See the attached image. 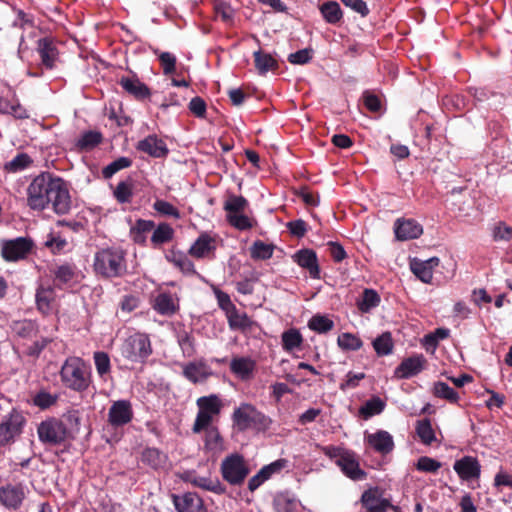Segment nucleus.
Masks as SVG:
<instances>
[{
  "label": "nucleus",
  "instance_id": "nucleus-53",
  "mask_svg": "<svg viewBox=\"0 0 512 512\" xmlns=\"http://www.w3.org/2000/svg\"><path fill=\"white\" fill-rule=\"evenodd\" d=\"M227 221L238 230H248L254 225L251 218L244 214V212L231 214L226 216Z\"/></svg>",
  "mask_w": 512,
  "mask_h": 512
},
{
  "label": "nucleus",
  "instance_id": "nucleus-18",
  "mask_svg": "<svg viewBox=\"0 0 512 512\" xmlns=\"http://www.w3.org/2000/svg\"><path fill=\"white\" fill-rule=\"evenodd\" d=\"M294 262L306 269L313 279L320 278V267L315 251L312 249H301L292 256Z\"/></svg>",
  "mask_w": 512,
  "mask_h": 512
},
{
  "label": "nucleus",
  "instance_id": "nucleus-11",
  "mask_svg": "<svg viewBox=\"0 0 512 512\" xmlns=\"http://www.w3.org/2000/svg\"><path fill=\"white\" fill-rule=\"evenodd\" d=\"M133 408L129 400H117L112 403L108 411V423L114 427H123L133 419Z\"/></svg>",
  "mask_w": 512,
  "mask_h": 512
},
{
  "label": "nucleus",
  "instance_id": "nucleus-16",
  "mask_svg": "<svg viewBox=\"0 0 512 512\" xmlns=\"http://www.w3.org/2000/svg\"><path fill=\"white\" fill-rule=\"evenodd\" d=\"M426 362L422 354H417L404 359L395 369V377L398 379H408L419 374Z\"/></svg>",
  "mask_w": 512,
  "mask_h": 512
},
{
  "label": "nucleus",
  "instance_id": "nucleus-57",
  "mask_svg": "<svg viewBox=\"0 0 512 512\" xmlns=\"http://www.w3.org/2000/svg\"><path fill=\"white\" fill-rule=\"evenodd\" d=\"M132 195V184L127 181L119 182L114 190V196L119 203L130 202Z\"/></svg>",
  "mask_w": 512,
  "mask_h": 512
},
{
  "label": "nucleus",
  "instance_id": "nucleus-54",
  "mask_svg": "<svg viewBox=\"0 0 512 512\" xmlns=\"http://www.w3.org/2000/svg\"><path fill=\"white\" fill-rule=\"evenodd\" d=\"M337 343L344 350L356 351L362 347L360 338L351 333H342L338 336Z\"/></svg>",
  "mask_w": 512,
  "mask_h": 512
},
{
  "label": "nucleus",
  "instance_id": "nucleus-45",
  "mask_svg": "<svg viewBox=\"0 0 512 512\" xmlns=\"http://www.w3.org/2000/svg\"><path fill=\"white\" fill-rule=\"evenodd\" d=\"M274 246L257 240L250 248L251 257L255 260H268L272 257Z\"/></svg>",
  "mask_w": 512,
  "mask_h": 512
},
{
  "label": "nucleus",
  "instance_id": "nucleus-43",
  "mask_svg": "<svg viewBox=\"0 0 512 512\" xmlns=\"http://www.w3.org/2000/svg\"><path fill=\"white\" fill-rule=\"evenodd\" d=\"M205 448L209 451L218 452L223 450V438L217 427L205 430Z\"/></svg>",
  "mask_w": 512,
  "mask_h": 512
},
{
  "label": "nucleus",
  "instance_id": "nucleus-4",
  "mask_svg": "<svg viewBox=\"0 0 512 512\" xmlns=\"http://www.w3.org/2000/svg\"><path fill=\"white\" fill-rule=\"evenodd\" d=\"M322 452L329 459L334 460L342 473L354 480L359 481L366 478V472L360 468L355 452L340 446H324Z\"/></svg>",
  "mask_w": 512,
  "mask_h": 512
},
{
  "label": "nucleus",
  "instance_id": "nucleus-55",
  "mask_svg": "<svg viewBox=\"0 0 512 512\" xmlns=\"http://www.w3.org/2000/svg\"><path fill=\"white\" fill-rule=\"evenodd\" d=\"M58 400V395L47 391H40L33 397V404L41 409H47L54 405Z\"/></svg>",
  "mask_w": 512,
  "mask_h": 512
},
{
  "label": "nucleus",
  "instance_id": "nucleus-1",
  "mask_svg": "<svg viewBox=\"0 0 512 512\" xmlns=\"http://www.w3.org/2000/svg\"><path fill=\"white\" fill-rule=\"evenodd\" d=\"M26 204L34 211H43L50 206L58 215L71 209V197L66 182L49 172H42L29 183L26 189Z\"/></svg>",
  "mask_w": 512,
  "mask_h": 512
},
{
  "label": "nucleus",
  "instance_id": "nucleus-60",
  "mask_svg": "<svg viewBox=\"0 0 512 512\" xmlns=\"http://www.w3.org/2000/svg\"><path fill=\"white\" fill-rule=\"evenodd\" d=\"M45 246L50 248L51 251L56 254L63 252L67 248L68 242L59 234H50L45 241Z\"/></svg>",
  "mask_w": 512,
  "mask_h": 512
},
{
  "label": "nucleus",
  "instance_id": "nucleus-49",
  "mask_svg": "<svg viewBox=\"0 0 512 512\" xmlns=\"http://www.w3.org/2000/svg\"><path fill=\"white\" fill-rule=\"evenodd\" d=\"M32 163V159L25 153L17 154L11 161L4 166L5 170L16 173L25 170Z\"/></svg>",
  "mask_w": 512,
  "mask_h": 512
},
{
  "label": "nucleus",
  "instance_id": "nucleus-8",
  "mask_svg": "<svg viewBox=\"0 0 512 512\" xmlns=\"http://www.w3.org/2000/svg\"><path fill=\"white\" fill-rule=\"evenodd\" d=\"M26 420L23 414L12 409L0 423V444L5 445L21 434Z\"/></svg>",
  "mask_w": 512,
  "mask_h": 512
},
{
  "label": "nucleus",
  "instance_id": "nucleus-44",
  "mask_svg": "<svg viewBox=\"0 0 512 512\" xmlns=\"http://www.w3.org/2000/svg\"><path fill=\"white\" fill-rule=\"evenodd\" d=\"M433 394L435 397L445 399L451 403H457L458 393L445 382H435L433 385Z\"/></svg>",
  "mask_w": 512,
  "mask_h": 512
},
{
  "label": "nucleus",
  "instance_id": "nucleus-20",
  "mask_svg": "<svg viewBox=\"0 0 512 512\" xmlns=\"http://www.w3.org/2000/svg\"><path fill=\"white\" fill-rule=\"evenodd\" d=\"M394 232L398 240L405 241L420 237L423 233V228L413 219H398L394 224Z\"/></svg>",
  "mask_w": 512,
  "mask_h": 512
},
{
  "label": "nucleus",
  "instance_id": "nucleus-61",
  "mask_svg": "<svg viewBox=\"0 0 512 512\" xmlns=\"http://www.w3.org/2000/svg\"><path fill=\"white\" fill-rule=\"evenodd\" d=\"M153 208L162 215L170 216L175 219L180 218L179 210L174 205L165 200H156L153 204Z\"/></svg>",
  "mask_w": 512,
  "mask_h": 512
},
{
  "label": "nucleus",
  "instance_id": "nucleus-14",
  "mask_svg": "<svg viewBox=\"0 0 512 512\" xmlns=\"http://www.w3.org/2000/svg\"><path fill=\"white\" fill-rule=\"evenodd\" d=\"M453 469L463 481L478 479L481 474V465L479 461L472 456H464L456 460Z\"/></svg>",
  "mask_w": 512,
  "mask_h": 512
},
{
  "label": "nucleus",
  "instance_id": "nucleus-22",
  "mask_svg": "<svg viewBox=\"0 0 512 512\" xmlns=\"http://www.w3.org/2000/svg\"><path fill=\"white\" fill-rule=\"evenodd\" d=\"M367 443L378 453L386 455L394 449L392 435L385 430H378L366 437Z\"/></svg>",
  "mask_w": 512,
  "mask_h": 512
},
{
  "label": "nucleus",
  "instance_id": "nucleus-62",
  "mask_svg": "<svg viewBox=\"0 0 512 512\" xmlns=\"http://www.w3.org/2000/svg\"><path fill=\"white\" fill-rule=\"evenodd\" d=\"M361 99L363 105L367 110L371 112L381 111L382 103L380 98L376 94L366 90L363 92Z\"/></svg>",
  "mask_w": 512,
  "mask_h": 512
},
{
  "label": "nucleus",
  "instance_id": "nucleus-19",
  "mask_svg": "<svg viewBox=\"0 0 512 512\" xmlns=\"http://www.w3.org/2000/svg\"><path fill=\"white\" fill-rule=\"evenodd\" d=\"M361 503L367 512H386L391 506L388 499L382 498L378 488H370L363 492Z\"/></svg>",
  "mask_w": 512,
  "mask_h": 512
},
{
  "label": "nucleus",
  "instance_id": "nucleus-40",
  "mask_svg": "<svg viewBox=\"0 0 512 512\" xmlns=\"http://www.w3.org/2000/svg\"><path fill=\"white\" fill-rule=\"evenodd\" d=\"M281 340L283 349L288 352L300 347L303 342L301 333L295 328L284 331Z\"/></svg>",
  "mask_w": 512,
  "mask_h": 512
},
{
  "label": "nucleus",
  "instance_id": "nucleus-38",
  "mask_svg": "<svg viewBox=\"0 0 512 512\" xmlns=\"http://www.w3.org/2000/svg\"><path fill=\"white\" fill-rule=\"evenodd\" d=\"M54 283L58 288H63V286L71 283L75 278L76 272L75 268L69 264H63L58 266L54 272Z\"/></svg>",
  "mask_w": 512,
  "mask_h": 512
},
{
  "label": "nucleus",
  "instance_id": "nucleus-37",
  "mask_svg": "<svg viewBox=\"0 0 512 512\" xmlns=\"http://www.w3.org/2000/svg\"><path fill=\"white\" fill-rule=\"evenodd\" d=\"M229 327L232 330H246L251 327L252 321L244 312H239L235 306L227 314Z\"/></svg>",
  "mask_w": 512,
  "mask_h": 512
},
{
  "label": "nucleus",
  "instance_id": "nucleus-27",
  "mask_svg": "<svg viewBox=\"0 0 512 512\" xmlns=\"http://www.w3.org/2000/svg\"><path fill=\"white\" fill-rule=\"evenodd\" d=\"M153 308L161 315L170 316L178 309V301L171 293L162 292L155 297Z\"/></svg>",
  "mask_w": 512,
  "mask_h": 512
},
{
  "label": "nucleus",
  "instance_id": "nucleus-33",
  "mask_svg": "<svg viewBox=\"0 0 512 512\" xmlns=\"http://www.w3.org/2000/svg\"><path fill=\"white\" fill-rule=\"evenodd\" d=\"M102 141V134L97 130L86 131L75 143L77 151H90Z\"/></svg>",
  "mask_w": 512,
  "mask_h": 512
},
{
  "label": "nucleus",
  "instance_id": "nucleus-51",
  "mask_svg": "<svg viewBox=\"0 0 512 512\" xmlns=\"http://www.w3.org/2000/svg\"><path fill=\"white\" fill-rule=\"evenodd\" d=\"M416 433L424 444L429 445L435 440V434L429 419H423L417 422Z\"/></svg>",
  "mask_w": 512,
  "mask_h": 512
},
{
  "label": "nucleus",
  "instance_id": "nucleus-6",
  "mask_svg": "<svg viewBox=\"0 0 512 512\" xmlns=\"http://www.w3.org/2000/svg\"><path fill=\"white\" fill-rule=\"evenodd\" d=\"M249 473L250 469L246 460L238 453L228 455L222 460L221 474L230 485H241Z\"/></svg>",
  "mask_w": 512,
  "mask_h": 512
},
{
  "label": "nucleus",
  "instance_id": "nucleus-50",
  "mask_svg": "<svg viewBox=\"0 0 512 512\" xmlns=\"http://www.w3.org/2000/svg\"><path fill=\"white\" fill-rule=\"evenodd\" d=\"M93 360L96 371L101 378H104L111 371L110 357L106 352H94Z\"/></svg>",
  "mask_w": 512,
  "mask_h": 512
},
{
  "label": "nucleus",
  "instance_id": "nucleus-36",
  "mask_svg": "<svg viewBox=\"0 0 512 512\" xmlns=\"http://www.w3.org/2000/svg\"><path fill=\"white\" fill-rule=\"evenodd\" d=\"M167 455L157 448H147L142 453V461L154 469L165 466Z\"/></svg>",
  "mask_w": 512,
  "mask_h": 512
},
{
  "label": "nucleus",
  "instance_id": "nucleus-21",
  "mask_svg": "<svg viewBox=\"0 0 512 512\" xmlns=\"http://www.w3.org/2000/svg\"><path fill=\"white\" fill-rule=\"evenodd\" d=\"M439 259L432 257L428 260L414 258L410 261V269L413 274L423 283H431L433 278V268L437 266Z\"/></svg>",
  "mask_w": 512,
  "mask_h": 512
},
{
  "label": "nucleus",
  "instance_id": "nucleus-3",
  "mask_svg": "<svg viewBox=\"0 0 512 512\" xmlns=\"http://www.w3.org/2000/svg\"><path fill=\"white\" fill-rule=\"evenodd\" d=\"M60 379L67 389L84 392L91 382L89 366L82 358L70 356L61 366Z\"/></svg>",
  "mask_w": 512,
  "mask_h": 512
},
{
  "label": "nucleus",
  "instance_id": "nucleus-23",
  "mask_svg": "<svg viewBox=\"0 0 512 512\" xmlns=\"http://www.w3.org/2000/svg\"><path fill=\"white\" fill-rule=\"evenodd\" d=\"M256 407L249 403H241L239 407L235 408L232 414V421L234 426L239 431H245L252 427L253 417Z\"/></svg>",
  "mask_w": 512,
  "mask_h": 512
},
{
  "label": "nucleus",
  "instance_id": "nucleus-41",
  "mask_svg": "<svg viewBox=\"0 0 512 512\" xmlns=\"http://www.w3.org/2000/svg\"><path fill=\"white\" fill-rule=\"evenodd\" d=\"M173 236V228L167 223H160L153 231L151 242L153 245L158 246L171 241Z\"/></svg>",
  "mask_w": 512,
  "mask_h": 512
},
{
  "label": "nucleus",
  "instance_id": "nucleus-52",
  "mask_svg": "<svg viewBox=\"0 0 512 512\" xmlns=\"http://www.w3.org/2000/svg\"><path fill=\"white\" fill-rule=\"evenodd\" d=\"M132 165V160L128 157H119L114 160L107 166H105L102 170V175L105 179H110L114 174L118 171L128 168Z\"/></svg>",
  "mask_w": 512,
  "mask_h": 512
},
{
  "label": "nucleus",
  "instance_id": "nucleus-56",
  "mask_svg": "<svg viewBox=\"0 0 512 512\" xmlns=\"http://www.w3.org/2000/svg\"><path fill=\"white\" fill-rule=\"evenodd\" d=\"M215 12L226 24L233 23L235 10L229 3L224 1L217 2L215 4Z\"/></svg>",
  "mask_w": 512,
  "mask_h": 512
},
{
  "label": "nucleus",
  "instance_id": "nucleus-24",
  "mask_svg": "<svg viewBox=\"0 0 512 512\" xmlns=\"http://www.w3.org/2000/svg\"><path fill=\"white\" fill-rule=\"evenodd\" d=\"M183 375L187 380L196 384L205 381L212 375V372L206 363L199 361L186 364L183 368Z\"/></svg>",
  "mask_w": 512,
  "mask_h": 512
},
{
  "label": "nucleus",
  "instance_id": "nucleus-10",
  "mask_svg": "<svg viewBox=\"0 0 512 512\" xmlns=\"http://www.w3.org/2000/svg\"><path fill=\"white\" fill-rule=\"evenodd\" d=\"M36 51L40 57L41 65L47 70L56 68L59 61V50L52 37H43L37 40Z\"/></svg>",
  "mask_w": 512,
  "mask_h": 512
},
{
  "label": "nucleus",
  "instance_id": "nucleus-15",
  "mask_svg": "<svg viewBox=\"0 0 512 512\" xmlns=\"http://www.w3.org/2000/svg\"><path fill=\"white\" fill-rule=\"evenodd\" d=\"M25 498L21 485L7 484L0 488V503L10 510L18 509Z\"/></svg>",
  "mask_w": 512,
  "mask_h": 512
},
{
  "label": "nucleus",
  "instance_id": "nucleus-31",
  "mask_svg": "<svg viewBox=\"0 0 512 512\" xmlns=\"http://www.w3.org/2000/svg\"><path fill=\"white\" fill-rule=\"evenodd\" d=\"M323 19L331 25H336L341 22L343 18V11L336 1L324 2L319 7Z\"/></svg>",
  "mask_w": 512,
  "mask_h": 512
},
{
  "label": "nucleus",
  "instance_id": "nucleus-2",
  "mask_svg": "<svg viewBox=\"0 0 512 512\" xmlns=\"http://www.w3.org/2000/svg\"><path fill=\"white\" fill-rule=\"evenodd\" d=\"M93 268L102 277H120L127 270L125 252L118 247L102 248L94 255Z\"/></svg>",
  "mask_w": 512,
  "mask_h": 512
},
{
  "label": "nucleus",
  "instance_id": "nucleus-39",
  "mask_svg": "<svg viewBox=\"0 0 512 512\" xmlns=\"http://www.w3.org/2000/svg\"><path fill=\"white\" fill-rule=\"evenodd\" d=\"M385 406L386 403L380 397L374 396L360 407L359 413L364 419H369L374 415L380 414Z\"/></svg>",
  "mask_w": 512,
  "mask_h": 512
},
{
  "label": "nucleus",
  "instance_id": "nucleus-29",
  "mask_svg": "<svg viewBox=\"0 0 512 512\" xmlns=\"http://www.w3.org/2000/svg\"><path fill=\"white\" fill-rule=\"evenodd\" d=\"M214 249V239L210 235L204 233L201 234L190 247L189 254L196 258H204Z\"/></svg>",
  "mask_w": 512,
  "mask_h": 512
},
{
  "label": "nucleus",
  "instance_id": "nucleus-30",
  "mask_svg": "<svg viewBox=\"0 0 512 512\" xmlns=\"http://www.w3.org/2000/svg\"><path fill=\"white\" fill-rule=\"evenodd\" d=\"M196 404L199 408L198 412L211 415L213 417H217L222 408L221 400L215 394L198 398Z\"/></svg>",
  "mask_w": 512,
  "mask_h": 512
},
{
  "label": "nucleus",
  "instance_id": "nucleus-13",
  "mask_svg": "<svg viewBox=\"0 0 512 512\" xmlns=\"http://www.w3.org/2000/svg\"><path fill=\"white\" fill-rule=\"evenodd\" d=\"M288 465V461L286 459H277L274 462L263 466L253 477H251L248 481V489L251 492H254L258 489L264 482L269 480L272 475L281 472Z\"/></svg>",
  "mask_w": 512,
  "mask_h": 512
},
{
  "label": "nucleus",
  "instance_id": "nucleus-5",
  "mask_svg": "<svg viewBox=\"0 0 512 512\" xmlns=\"http://www.w3.org/2000/svg\"><path fill=\"white\" fill-rule=\"evenodd\" d=\"M152 354V345L147 334L137 332L127 337L121 346V355L136 363H144Z\"/></svg>",
  "mask_w": 512,
  "mask_h": 512
},
{
  "label": "nucleus",
  "instance_id": "nucleus-28",
  "mask_svg": "<svg viewBox=\"0 0 512 512\" xmlns=\"http://www.w3.org/2000/svg\"><path fill=\"white\" fill-rule=\"evenodd\" d=\"M166 260L172 263L176 268H178L181 272L188 275L196 274L194 264L189 259V257L181 252L176 250H171L165 256Z\"/></svg>",
  "mask_w": 512,
  "mask_h": 512
},
{
  "label": "nucleus",
  "instance_id": "nucleus-59",
  "mask_svg": "<svg viewBox=\"0 0 512 512\" xmlns=\"http://www.w3.org/2000/svg\"><path fill=\"white\" fill-rule=\"evenodd\" d=\"M214 418L211 415L198 412L192 427L193 433L198 434L203 430H208V428H214L215 426L212 425Z\"/></svg>",
  "mask_w": 512,
  "mask_h": 512
},
{
  "label": "nucleus",
  "instance_id": "nucleus-47",
  "mask_svg": "<svg viewBox=\"0 0 512 512\" xmlns=\"http://www.w3.org/2000/svg\"><path fill=\"white\" fill-rule=\"evenodd\" d=\"M193 483L202 489L216 494H223L225 492V487L217 478L199 476L194 479Z\"/></svg>",
  "mask_w": 512,
  "mask_h": 512
},
{
  "label": "nucleus",
  "instance_id": "nucleus-7",
  "mask_svg": "<svg viewBox=\"0 0 512 512\" xmlns=\"http://www.w3.org/2000/svg\"><path fill=\"white\" fill-rule=\"evenodd\" d=\"M37 434L43 444L59 445L66 440L67 427L62 421L49 418L38 425Z\"/></svg>",
  "mask_w": 512,
  "mask_h": 512
},
{
  "label": "nucleus",
  "instance_id": "nucleus-48",
  "mask_svg": "<svg viewBox=\"0 0 512 512\" xmlns=\"http://www.w3.org/2000/svg\"><path fill=\"white\" fill-rule=\"evenodd\" d=\"M248 207V201L243 196L230 195L224 203L227 215L244 212Z\"/></svg>",
  "mask_w": 512,
  "mask_h": 512
},
{
  "label": "nucleus",
  "instance_id": "nucleus-26",
  "mask_svg": "<svg viewBox=\"0 0 512 512\" xmlns=\"http://www.w3.org/2000/svg\"><path fill=\"white\" fill-rule=\"evenodd\" d=\"M256 362L250 357H234L230 362V370L242 380L252 377Z\"/></svg>",
  "mask_w": 512,
  "mask_h": 512
},
{
  "label": "nucleus",
  "instance_id": "nucleus-25",
  "mask_svg": "<svg viewBox=\"0 0 512 512\" xmlns=\"http://www.w3.org/2000/svg\"><path fill=\"white\" fill-rule=\"evenodd\" d=\"M137 148L155 158L164 157L168 153L165 142L156 136H148L141 140Z\"/></svg>",
  "mask_w": 512,
  "mask_h": 512
},
{
  "label": "nucleus",
  "instance_id": "nucleus-42",
  "mask_svg": "<svg viewBox=\"0 0 512 512\" xmlns=\"http://www.w3.org/2000/svg\"><path fill=\"white\" fill-rule=\"evenodd\" d=\"M308 327L317 333L324 334L334 328V322L325 315L316 314L309 320Z\"/></svg>",
  "mask_w": 512,
  "mask_h": 512
},
{
  "label": "nucleus",
  "instance_id": "nucleus-17",
  "mask_svg": "<svg viewBox=\"0 0 512 512\" xmlns=\"http://www.w3.org/2000/svg\"><path fill=\"white\" fill-rule=\"evenodd\" d=\"M172 497L177 512H206L203 500L196 493L188 492Z\"/></svg>",
  "mask_w": 512,
  "mask_h": 512
},
{
  "label": "nucleus",
  "instance_id": "nucleus-35",
  "mask_svg": "<svg viewBox=\"0 0 512 512\" xmlns=\"http://www.w3.org/2000/svg\"><path fill=\"white\" fill-rule=\"evenodd\" d=\"M380 303L379 294L373 289H365L357 300V307L362 313H368Z\"/></svg>",
  "mask_w": 512,
  "mask_h": 512
},
{
  "label": "nucleus",
  "instance_id": "nucleus-46",
  "mask_svg": "<svg viewBox=\"0 0 512 512\" xmlns=\"http://www.w3.org/2000/svg\"><path fill=\"white\" fill-rule=\"evenodd\" d=\"M373 348L379 356H386L392 353L393 341L391 334L385 332L373 341Z\"/></svg>",
  "mask_w": 512,
  "mask_h": 512
},
{
  "label": "nucleus",
  "instance_id": "nucleus-58",
  "mask_svg": "<svg viewBox=\"0 0 512 512\" xmlns=\"http://www.w3.org/2000/svg\"><path fill=\"white\" fill-rule=\"evenodd\" d=\"M312 57L313 49L304 48L290 53L288 56V61L293 65H305L311 61Z\"/></svg>",
  "mask_w": 512,
  "mask_h": 512
},
{
  "label": "nucleus",
  "instance_id": "nucleus-64",
  "mask_svg": "<svg viewBox=\"0 0 512 512\" xmlns=\"http://www.w3.org/2000/svg\"><path fill=\"white\" fill-rule=\"evenodd\" d=\"M441 467V463L428 456H422L416 463V468L419 471L435 473Z\"/></svg>",
  "mask_w": 512,
  "mask_h": 512
},
{
  "label": "nucleus",
  "instance_id": "nucleus-34",
  "mask_svg": "<svg viewBox=\"0 0 512 512\" xmlns=\"http://www.w3.org/2000/svg\"><path fill=\"white\" fill-rule=\"evenodd\" d=\"M54 299V291L51 287L39 286L36 290L35 300L37 309L43 314L49 313L51 302Z\"/></svg>",
  "mask_w": 512,
  "mask_h": 512
},
{
  "label": "nucleus",
  "instance_id": "nucleus-12",
  "mask_svg": "<svg viewBox=\"0 0 512 512\" xmlns=\"http://www.w3.org/2000/svg\"><path fill=\"white\" fill-rule=\"evenodd\" d=\"M119 85L127 94L138 101H143L151 96L150 88L132 71L129 75L122 76L119 79Z\"/></svg>",
  "mask_w": 512,
  "mask_h": 512
},
{
  "label": "nucleus",
  "instance_id": "nucleus-63",
  "mask_svg": "<svg viewBox=\"0 0 512 512\" xmlns=\"http://www.w3.org/2000/svg\"><path fill=\"white\" fill-rule=\"evenodd\" d=\"M13 331L23 338L31 337L35 332V326L32 321L24 320L13 323Z\"/></svg>",
  "mask_w": 512,
  "mask_h": 512
},
{
  "label": "nucleus",
  "instance_id": "nucleus-9",
  "mask_svg": "<svg viewBox=\"0 0 512 512\" xmlns=\"http://www.w3.org/2000/svg\"><path fill=\"white\" fill-rule=\"evenodd\" d=\"M33 241L28 237H17L2 242L1 254L6 261L24 259L32 250Z\"/></svg>",
  "mask_w": 512,
  "mask_h": 512
},
{
  "label": "nucleus",
  "instance_id": "nucleus-32",
  "mask_svg": "<svg viewBox=\"0 0 512 512\" xmlns=\"http://www.w3.org/2000/svg\"><path fill=\"white\" fill-rule=\"evenodd\" d=\"M255 68L260 75H265L268 71L278 68L277 60L269 53L263 52L261 49L253 53Z\"/></svg>",
  "mask_w": 512,
  "mask_h": 512
}]
</instances>
